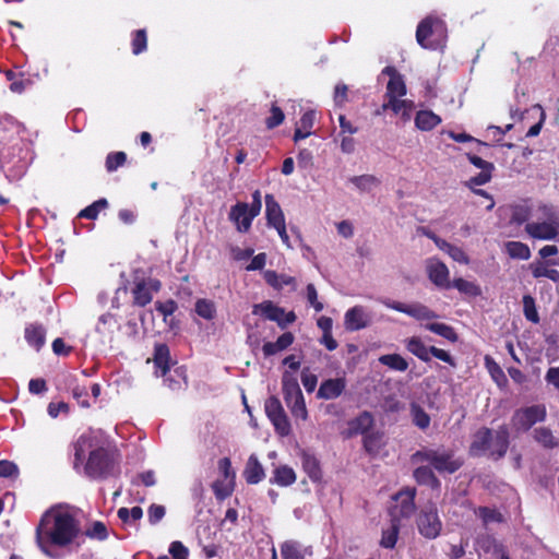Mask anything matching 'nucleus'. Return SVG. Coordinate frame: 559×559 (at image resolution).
Wrapping results in <instances>:
<instances>
[{
    "instance_id": "nucleus-1",
    "label": "nucleus",
    "mask_w": 559,
    "mask_h": 559,
    "mask_svg": "<svg viewBox=\"0 0 559 559\" xmlns=\"http://www.w3.org/2000/svg\"><path fill=\"white\" fill-rule=\"evenodd\" d=\"M80 533V523L68 509L51 508L36 527V544L47 557L57 558L53 547L69 546Z\"/></svg>"
},
{
    "instance_id": "nucleus-2",
    "label": "nucleus",
    "mask_w": 559,
    "mask_h": 559,
    "mask_svg": "<svg viewBox=\"0 0 559 559\" xmlns=\"http://www.w3.org/2000/svg\"><path fill=\"white\" fill-rule=\"evenodd\" d=\"M94 447L95 439L90 433L82 435L74 442V467L82 464L85 457V452L91 451L85 464V473L92 478H103L109 474L112 462L105 449H94Z\"/></svg>"
},
{
    "instance_id": "nucleus-3",
    "label": "nucleus",
    "mask_w": 559,
    "mask_h": 559,
    "mask_svg": "<svg viewBox=\"0 0 559 559\" xmlns=\"http://www.w3.org/2000/svg\"><path fill=\"white\" fill-rule=\"evenodd\" d=\"M527 236L534 240H554L559 242V216L552 203L539 202L536 205V219L524 227Z\"/></svg>"
},
{
    "instance_id": "nucleus-4",
    "label": "nucleus",
    "mask_w": 559,
    "mask_h": 559,
    "mask_svg": "<svg viewBox=\"0 0 559 559\" xmlns=\"http://www.w3.org/2000/svg\"><path fill=\"white\" fill-rule=\"evenodd\" d=\"M509 448V431L500 426L495 433L489 428L479 429L473 438L469 452L474 456L488 455L493 460L503 457Z\"/></svg>"
},
{
    "instance_id": "nucleus-5",
    "label": "nucleus",
    "mask_w": 559,
    "mask_h": 559,
    "mask_svg": "<svg viewBox=\"0 0 559 559\" xmlns=\"http://www.w3.org/2000/svg\"><path fill=\"white\" fill-rule=\"evenodd\" d=\"M417 43L425 49H443L448 39V28L443 20L429 15L417 26Z\"/></svg>"
},
{
    "instance_id": "nucleus-6",
    "label": "nucleus",
    "mask_w": 559,
    "mask_h": 559,
    "mask_svg": "<svg viewBox=\"0 0 559 559\" xmlns=\"http://www.w3.org/2000/svg\"><path fill=\"white\" fill-rule=\"evenodd\" d=\"M411 460L414 464L428 462L439 473L453 474L462 466V462L454 457L452 451L448 450L425 448L416 451Z\"/></svg>"
},
{
    "instance_id": "nucleus-7",
    "label": "nucleus",
    "mask_w": 559,
    "mask_h": 559,
    "mask_svg": "<svg viewBox=\"0 0 559 559\" xmlns=\"http://www.w3.org/2000/svg\"><path fill=\"white\" fill-rule=\"evenodd\" d=\"M282 392L284 401L289 408L293 417L298 420L308 419V411L305 399L295 374L285 371L282 377Z\"/></svg>"
},
{
    "instance_id": "nucleus-8",
    "label": "nucleus",
    "mask_w": 559,
    "mask_h": 559,
    "mask_svg": "<svg viewBox=\"0 0 559 559\" xmlns=\"http://www.w3.org/2000/svg\"><path fill=\"white\" fill-rule=\"evenodd\" d=\"M404 344L411 354L425 362H428L430 360V355H432L437 359L449 364L451 367H456L454 358L448 352L436 346H426L421 338L418 336L406 338Z\"/></svg>"
},
{
    "instance_id": "nucleus-9",
    "label": "nucleus",
    "mask_w": 559,
    "mask_h": 559,
    "mask_svg": "<svg viewBox=\"0 0 559 559\" xmlns=\"http://www.w3.org/2000/svg\"><path fill=\"white\" fill-rule=\"evenodd\" d=\"M139 271L135 272L133 278V287L131 294L133 297V305L138 307H145L148 305L153 295L160 289V282L153 277L140 276Z\"/></svg>"
},
{
    "instance_id": "nucleus-10",
    "label": "nucleus",
    "mask_w": 559,
    "mask_h": 559,
    "mask_svg": "<svg viewBox=\"0 0 559 559\" xmlns=\"http://www.w3.org/2000/svg\"><path fill=\"white\" fill-rule=\"evenodd\" d=\"M417 527L419 533L428 539H435L440 535L442 522L433 503L427 504L418 514Z\"/></svg>"
},
{
    "instance_id": "nucleus-11",
    "label": "nucleus",
    "mask_w": 559,
    "mask_h": 559,
    "mask_svg": "<svg viewBox=\"0 0 559 559\" xmlns=\"http://www.w3.org/2000/svg\"><path fill=\"white\" fill-rule=\"evenodd\" d=\"M264 408L267 418L275 428V431L281 437L289 436L292 432V426L280 399L276 396H270L265 401Z\"/></svg>"
},
{
    "instance_id": "nucleus-12",
    "label": "nucleus",
    "mask_w": 559,
    "mask_h": 559,
    "mask_svg": "<svg viewBox=\"0 0 559 559\" xmlns=\"http://www.w3.org/2000/svg\"><path fill=\"white\" fill-rule=\"evenodd\" d=\"M546 417V407L544 405H532L518 409L511 419L514 429L527 431L533 425L540 423Z\"/></svg>"
},
{
    "instance_id": "nucleus-13",
    "label": "nucleus",
    "mask_w": 559,
    "mask_h": 559,
    "mask_svg": "<svg viewBox=\"0 0 559 559\" xmlns=\"http://www.w3.org/2000/svg\"><path fill=\"white\" fill-rule=\"evenodd\" d=\"M253 314H261L270 321H274L280 328L285 329L296 320V314L293 311L285 312V310L270 300L254 305Z\"/></svg>"
},
{
    "instance_id": "nucleus-14",
    "label": "nucleus",
    "mask_w": 559,
    "mask_h": 559,
    "mask_svg": "<svg viewBox=\"0 0 559 559\" xmlns=\"http://www.w3.org/2000/svg\"><path fill=\"white\" fill-rule=\"evenodd\" d=\"M382 304L385 307L405 313L417 321H430L438 318V314L435 311L420 302L404 304L385 299L382 300Z\"/></svg>"
},
{
    "instance_id": "nucleus-15",
    "label": "nucleus",
    "mask_w": 559,
    "mask_h": 559,
    "mask_svg": "<svg viewBox=\"0 0 559 559\" xmlns=\"http://www.w3.org/2000/svg\"><path fill=\"white\" fill-rule=\"evenodd\" d=\"M372 323V314L364 306L357 305L349 308L344 314V326L347 331L355 332L369 326Z\"/></svg>"
},
{
    "instance_id": "nucleus-16",
    "label": "nucleus",
    "mask_w": 559,
    "mask_h": 559,
    "mask_svg": "<svg viewBox=\"0 0 559 559\" xmlns=\"http://www.w3.org/2000/svg\"><path fill=\"white\" fill-rule=\"evenodd\" d=\"M258 215L249 207L248 203L238 202L231 206L229 219L236 225L239 233H247L251 227L253 218Z\"/></svg>"
},
{
    "instance_id": "nucleus-17",
    "label": "nucleus",
    "mask_w": 559,
    "mask_h": 559,
    "mask_svg": "<svg viewBox=\"0 0 559 559\" xmlns=\"http://www.w3.org/2000/svg\"><path fill=\"white\" fill-rule=\"evenodd\" d=\"M426 270L429 280L440 288H450V271L448 266L436 258L428 259L426 262Z\"/></svg>"
},
{
    "instance_id": "nucleus-18",
    "label": "nucleus",
    "mask_w": 559,
    "mask_h": 559,
    "mask_svg": "<svg viewBox=\"0 0 559 559\" xmlns=\"http://www.w3.org/2000/svg\"><path fill=\"white\" fill-rule=\"evenodd\" d=\"M383 73L390 76L385 93L388 100L403 97L406 94V85L402 75L392 67L384 68Z\"/></svg>"
},
{
    "instance_id": "nucleus-19",
    "label": "nucleus",
    "mask_w": 559,
    "mask_h": 559,
    "mask_svg": "<svg viewBox=\"0 0 559 559\" xmlns=\"http://www.w3.org/2000/svg\"><path fill=\"white\" fill-rule=\"evenodd\" d=\"M346 388V380L344 378H335L324 380L317 392L318 399L333 400L338 397Z\"/></svg>"
},
{
    "instance_id": "nucleus-20",
    "label": "nucleus",
    "mask_w": 559,
    "mask_h": 559,
    "mask_svg": "<svg viewBox=\"0 0 559 559\" xmlns=\"http://www.w3.org/2000/svg\"><path fill=\"white\" fill-rule=\"evenodd\" d=\"M374 419L371 413L362 412L357 417L348 421L347 437L356 435H366L372 428Z\"/></svg>"
},
{
    "instance_id": "nucleus-21",
    "label": "nucleus",
    "mask_w": 559,
    "mask_h": 559,
    "mask_svg": "<svg viewBox=\"0 0 559 559\" xmlns=\"http://www.w3.org/2000/svg\"><path fill=\"white\" fill-rule=\"evenodd\" d=\"M415 495L416 489L415 488H405L401 491H399L394 499L397 502L396 509L399 508V514L403 518L411 516L415 511Z\"/></svg>"
},
{
    "instance_id": "nucleus-22",
    "label": "nucleus",
    "mask_w": 559,
    "mask_h": 559,
    "mask_svg": "<svg viewBox=\"0 0 559 559\" xmlns=\"http://www.w3.org/2000/svg\"><path fill=\"white\" fill-rule=\"evenodd\" d=\"M265 215L269 226L274 227L285 223L283 211L272 194L265 195Z\"/></svg>"
},
{
    "instance_id": "nucleus-23",
    "label": "nucleus",
    "mask_w": 559,
    "mask_h": 559,
    "mask_svg": "<svg viewBox=\"0 0 559 559\" xmlns=\"http://www.w3.org/2000/svg\"><path fill=\"white\" fill-rule=\"evenodd\" d=\"M243 476L246 481L251 485L258 484L264 478V469L257 455L251 454L249 456L243 471Z\"/></svg>"
},
{
    "instance_id": "nucleus-24",
    "label": "nucleus",
    "mask_w": 559,
    "mask_h": 559,
    "mask_svg": "<svg viewBox=\"0 0 559 559\" xmlns=\"http://www.w3.org/2000/svg\"><path fill=\"white\" fill-rule=\"evenodd\" d=\"M156 374L164 377L169 370V348L166 344H157L154 350Z\"/></svg>"
},
{
    "instance_id": "nucleus-25",
    "label": "nucleus",
    "mask_w": 559,
    "mask_h": 559,
    "mask_svg": "<svg viewBox=\"0 0 559 559\" xmlns=\"http://www.w3.org/2000/svg\"><path fill=\"white\" fill-rule=\"evenodd\" d=\"M426 330L435 333L451 343H456L459 341V335L455 330L445 323L441 322H427L423 325Z\"/></svg>"
},
{
    "instance_id": "nucleus-26",
    "label": "nucleus",
    "mask_w": 559,
    "mask_h": 559,
    "mask_svg": "<svg viewBox=\"0 0 559 559\" xmlns=\"http://www.w3.org/2000/svg\"><path fill=\"white\" fill-rule=\"evenodd\" d=\"M441 123V118L431 110H420L415 117V124L421 131H430Z\"/></svg>"
},
{
    "instance_id": "nucleus-27",
    "label": "nucleus",
    "mask_w": 559,
    "mask_h": 559,
    "mask_svg": "<svg viewBox=\"0 0 559 559\" xmlns=\"http://www.w3.org/2000/svg\"><path fill=\"white\" fill-rule=\"evenodd\" d=\"M270 481L272 484L286 487L296 481V473L292 467L287 465H281L274 469Z\"/></svg>"
},
{
    "instance_id": "nucleus-28",
    "label": "nucleus",
    "mask_w": 559,
    "mask_h": 559,
    "mask_svg": "<svg viewBox=\"0 0 559 559\" xmlns=\"http://www.w3.org/2000/svg\"><path fill=\"white\" fill-rule=\"evenodd\" d=\"M399 532H400V522L396 519V516H394L391 521V525L388 528L383 530L380 545L383 548H389V549L394 548V546L397 542Z\"/></svg>"
},
{
    "instance_id": "nucleus-29",
    "label": "nucleus",
    "mask_w": 559,
    "mask_h": 559,
    "mask_svg": "<svg viewBox=\"0 0 559 559\" xmlns=\"http://www.w3.org/2000/svg\"><path fill=\"white\" fill-rule=\"evenodd\" d=\"M379 362L388 368L404 372L408 368L407 360L402 357L400 354H386L379 357Z\"/></svg>"
},
{
    "instance_id": "nucleus-30",
    "label": "nucleus",
    "mask_w": 559,
    "mask_h": 559,
    "mask_svg": "<svg viewBox=\"0 0 559 559\" xmlns=\"http://www.w3.org/2000/svg\"><path fill=\"white\" fill-rule=\"evenodd\" d=\"M532 209L528 204H515L511 209V222L516 225L527 224L531 221Z\"/></svg>"
},
{
    "instance_id": "nucleus-31",
    "label": "nucleus",
    "mask_w": 559,
    "mask_h": 559,
    "mask_svg": "<svg viewBox=\"0 0 559 559\" xmlns=\"http://www.w3.org/2000/svg\"><path fill=\"white\" fill-rule=\"evenodd\" d=\"M506 251L512 259L528 260L531 258L530 247L521 241H508Z\"/></svg>"
},
{
    "instance_id": "nucleus-32",
    "label": "nucleus",
    "mask_w": 559,
    "mask_h": 559,
    "mask_svg": "<svg viewBox=\"0 0 559 559\" xmlns=\"http://www.w3.org/2000/svg\"><path fill=\"white\" fill-rule=\"evenodd\" d=\"M451 287L456 288L461 294L469 297H478L481 295V288L475 282H469L464 278H455L451 283Z\"/></svg>"
},
{
    "instance_id": "nucleus-33",
    "label": "nucleus",
    "mask_w": 559,
    "mask_h": 559,
    "mask_svg": "<svg viewBox=\"0 0 559 559\" xmlns=\"http://www.w3.org/2000/svg\"><path fill=\"white\" fill-rule=\"evenodd\" d=\"M264 280L265 282L274 287L275 289H281L284 286L293 285L295 283V278L285 275V274H277L275 271L267 270L264 272Z\"/></svg>"
},
{
    "instance_id": "nucleus-34",
    "label": "nucleus",
    "mask_w": 559,
    "mask_h": 559,
    "mask_svg": "<svg viewBox=\"0 0 559 559\" xmlns=\"http://www.w3.org/2000/svg\"><path fill=\"white\" fill-rule=\"evenodd\" d=\"M349 181L361 192H370L380 185V180L373 175L354 176Z\"/></svg>"
},
{
    "instance_id": "nucleus-35",
    "label": "nucleus",
    "mask_w": 559,
    "mask_h": 559,
    "mask_svg": "<svg viewBox=\"0 0 559 559\" xmlns=\"http://www.w3.org/2000/svg\"><path fill=\"white\" fill-rule=\"evenodd\" d=\"M27 343L39 349L45 343V330L41 326L31 325L25 330Z\"/></svg>"
},
{
    "instance_id": "nucleus-36",
    "label": "nucleus",
    "mask_w": 559,
    "mask_h": 559,
    "mask_svg": "<svg viewBox=\"0 0 559 559\" xmlns=\"http://www.w3.org/2000/svg\"><path fill=\"white\" fill-rule=\"evenodd\" d=\"M414 477L419 484L438 486L439 480L430 466H419L414 471Z\"/></svg>"
},
{
    "instance_id": "nucleus-37",
    "label": "nucleus",
    "mask_w": 559,
    "mask_h": 559,
    "mask_svg": "<svg viewBox=\"0 0 559 559\" xmlns=\"http://www.w3.org/2000/svg\"><path fill=\"white\" fill-rule=\"evenodd\" d=\"M382 435L380 432H368L364 437V448L370 454H377L382 448Z\"/></svg>"
},
{
    "instance_id": "nucleus-38",
    "label": "nucleus",
    "mask_w": 559,
    "mask_h": 559,
    "mask_svg": "<svg viewBox=\"0 0 559 559\" xmlns=\"http://www.w3.org/2000/svg\"><path fill=\"white\" fill-rule=\"evenodd\" d=\"M532 274L535 278L547 277L555 283L559 282V271L549 269L542 262L532 265Z\"/></svg>"
},
{
    "instance_id": "nucleus-39",
    "label": "nucleus",
    "mask_w": 559,
    "mask_h": 559,
    "mask_svg": "<svg viewBox=\"0 0 559 559\" xmlns=\"http://www.w3.org/2000/svg\"><path fill=\"white\" fill-rule=\"evenodd\" d=\"M108 206V202L106 199H99L82 210L79 214L80 217L87 218V219H95L100 210H104Z\"/></svg>"
},
{
    "instance_id": "nucleus-40",
    "label": "nucleus",
    "mask_w": 559,
    "mask_h": 559,
    "mask_svg": "<svg viewBox=\"0 0 559 559\" xmlns=\"http://www.w3.org/2000/svg\"><path fill=\"white\" fill-rule=\"evenodd\" d=\"M523 311L525 318L533 322L538 323L539 322V316L535 306V300L531 295H525L523 297Z\"/></svg>"
},
{
    "instance_id": "nucleus-41",
    "label": "nucleus",
    "mask_w": 559,
    "mask_h": 559,
    "mask_svg": "<svg viewBox=\"0 0 559 559\" xmlns=\"http://www.w3.org/2000/svg\"><path fill=\"white\" fill-rule=\"evenodd\" d=\"M195 312L203 319H213L215 316L214 302L207 299H199L195 302Z\"/></svg>"
},
{
    "instance_id": "nucleus-42",
    "label": "nucleus",
    "mask_w": 559,
    "mask_h": 559,
    "mask_svg": "<svg viewBox=\"0 0 559 559\" xmlns=\"http://www.w3.org/2000/svg\"><path fill=\"white\" fill-rule=\"evenodd\" d=\"M534 438L538 443L543 444L546 448H554L555 445H557L555 437L552 436L551 430L548 428L542 427L535 429Z\"/></svg>"
},
{
    "instance_id": "nucleus-43",
    "label": "nucleus",
    "mask_w": 559,
    "mask_h": 559,
    "mask_svg": "<svg viewBox=\"0 0 559 559\" xmlns=\"http://www.w3.org/2000/svg\"><path fill=\"white\" fill-rule=\"evenodd\" d=\"M485 360H486V366L488 368V371H489L491 378L493 379V381L498 385L506 383L507 378H506L503 370L500 368V366L488 356L486 357Z\"/></svg>"
},
{
    "instance_id": "nucleus-44",
    "label": "nucleus",
    "mask_w": 559,
    "mask_h": 559,
    "mask_svg": "<svg viewBox=\"0 0 559 559\" xmlns=\"http://www.w3.org/2000/svg\"><path fill=\"white\" fill-rule=\"evenodd\" d=\"M412 416H413L414 424L418 428L426 429L429 427L430 417L420 406H417V405L412 406Z\"/></svg>"
},
{
    "instance_id": "nucleus-45",
    "label": "nucleus",
    "mask_w": 559,
    "mask_h": 559,
    "mask_svg": "<svg viewBox=\"0 0 559 559\" xmlns=\"http://www.w3.org/2000/svg\"><path fill=\"white\" fill-rule=\"evenodd\" d=\"M284 119H285V115H284L283 110L278 106L272 105V107L270 109V116L265 120L266 128L272 130V129L278 127L280 124H282Z\"/></svg>"
},
{
    "instance_id": "nucleus-46",
    "label": "nucleus",
    "mask_w": 559,
    "mask_h": 559,
    "mask_svg": "<svg viewBox=\"0 0 559 559\" xmlns=\"http://www.w3.org/2000/svg\"><path fill=\"white\" fill-rule=\"evenodd\" d=\"M115 317L111 313H105L99 317L98 323L96 325V331L103 335L112 332V329L116 325Z\"/></svg>"
},
{
    "instance_id": "nucleus-47",
    "label": "nucleus",
    "mask_w": 559,
    "mask_h": 559,
    "mask_svg": "<svg viewBox=\"0 0 559 559\" xmlns=\"http://www.w3.org/2000/svg\"><path fill=\"white\" fill-rule=\"evenodd\" d=\"M127 155L123 152L110 153L106 157V169L111 173L126 163Z\"/></svg>"
},
{
    "instance_id": "nucleus-48",
    "label": "nucleus",
    "mask_w": 559,
    "mask_h": 559,
    "mask_svg": "<svg viewBox=\"0 0 559 559\" xmlns=\"http://www.w3.org/2000/svg\"><path fill=\"white\" fill-rule=\"evenodd\" d=\"M213 490L217 499L223 500L231 495L233 483L230 480H217L213 484Z\"/></svg>"
},
{
    "instance_id": "nucleus-49",
    "label": "nucleus",
    "mask_w": 559,
    "mask_h": 559,
    "mask_svg": "<svg viewBox=\"0 0 559 559\" xmlns=\"http://www.w3.org/2000/svg\"><path fill=\"white\" fill-rule=\"evenodd\" d=\"M476 514L483 520L485 524L491 522H500L502 520V516L498 511L487 507L478 508Z\"/></svg>"
},
{
    "instance_id": "nucleus-50",
    "label": "nucleus",
    "mask_w": 559,
    "mask_h": 559,
    "mask_svg": "<svg viewBox=\"0 0 559 559\" xmlns=\"http://www.w3.org/2000/svg\"><path fill=\"white\" fill-rule=\"evenodd\" d=\"M146 49V33L144 29L135 32L132 39V51L134 55H139Z\"/></svg>"
},
{
    "instance_id": "nucleus-51",
    "label": "nucleus",
    "mask_w": 559,
    "mask_h": 559,
    "mask_svg": "<svg viewBox=\"0 0 559 559\" xmlns=\"http://www.w3.org/2000/svg\"><path fill=\"white\" fill-rule=\"evenodd\" d=\"M165 513H166V509L164 506L155 504V503L151 504L147 510L148 522L152 525L157 524L165 516Z\"/></svg>"
},
{
    "instance_id": "nucleus-52",
    "label": "nucleus",
    "mask_w": 559,
    "mask_h": 559,
    "mask_svg": "<svg viewBox=\"0 0 559 559\" xmlns=\"http://www.w3.org/2000/svg\"><path fill=\"white\" fill-rule=\"evenodd\" d=\"M132 484L135 486L144 485L146 487H152L156 484L155 473L153 471L140 473L132 479Z\"/></svg>"
},
{
    "instance_id": "nucleus-53",
    "label": "nucleus",
    "mask_w": 559,
    "mask_h": 559,
    "mask_svg": "<svg viewBox=\"0 0 559 559\" xmlns=\"http://www.w3.org/2000/svg\"><path fill=\"white\" fill-rule=\"evenodd\" d=\"M283 559H305L298 548L292 543H284L281 547Z\"/></svg>"
},
{
    "instance_id": "nucleus-54",
    "label": "nucleus",
    "mask_w": 559,
    "mask_h": 559,
    "mask_svg": "<svg viewBox=\"0 0 559 559\" xmlns=\"http://www.w3.org/2000/svg\"><path fill=\"white\" fill-rule=\"evenodd\" d=\"M173 559H188L189 550L181 542H173L169 546Z\"/></svg>"
},
{
    "instance_id": "nucleus-55",
    "label": "nucleus",
    "mask_w": 559,
    "mask_h": 559,
    "mask_svg": "<svg viewBox=\"0 0 559 559\" xmlns=\"http://www.w3.org/2000/svg\"><path fill=\"white\" fill-rule=\"evenodd\" d=\"M87 536L103 540L107 537V528L102 522H94L86 532Z\"/></svg>"
},
{
    "instance_id": "nucleus-56",
    "label": "nucleus",
    "mask_w": 559,
    "mask_h": 559,
    "mask_svg": "<svg viewBox=\"0 0 559 559\" xmlns=\"http://www.w3.org/2000/svg\"><path fill=\"white\" fill-rule=\"evenodd\" d=\"M445 253H448L455 262H459L461 264L469 263L468 255L462 248L457 246L451 245Z\"/></svg>"
},
{
    "instance_id": "nucleus-57",
    "label": "nucleus",
    "mask_w": 559,
    "mask_h": 559,
    "mask_svg": "<svg viewBox=\"0 0 559 559\" xmlns=\"http://www.w3.org/2000/svg\"><path fill=\"white\" fill-rule=\"evenodd\" d=\"M307 300L317 312L323 310V304L318 300V293L313 284L307 285Z\"/></svg>"
},
{
    "instance_id": "nucleus-58",
    "label": "nucleus",
    "mask_w": 559,
    "mask_h": 559,
    "mask_svg": "<svg viewBox=\"0 0 559 559\" xmlns=\"http://www.w3.org/2000/svg\"><path fill=\"white\" fill-rule=\"evenodd\" d=\"M156 310L164 317L166 320L167 317L171 316L176 309L177 305L174 300H167L165 302H156L155 304Z\"/></svg>"
},
{
    "instance_id": "nucleus-59",
    "label": "nucleus",
    "mask_w": 559,
    "mask_h": 559,
    "mask_svg": "<svg viewBox=\"0 0 559 559\" xmlns=\"http://www.w3.org/2000/svg\"><path fill=\"white\" fill-rule=\"evenodd\" d=\"M338 122L341 128L340 135H352L358 132V128L347 120L344 115H340Z\"/></svg>"
},
{
    "instance_id": "nucleus-60",
    "label": "nucleus",
    "mask_w": 559,
    "mask_h": 559,
    "mask_svg": "<svg viewBox=\"0 0 559 559\" xmlns=\"http://www.w3.org/2000/svg\"><path fill=\"white\" fill-rule=\"evenodd\" d=\"M408 103H409V100L401 99V98H395V99H392V100H386L382 105V109L383 110L391 109L395 114H401Z\"/></svg>"
},
{
    "instance_id": "nucleus-61",
    "label": "nucleus",
    "mask_w": 559,
    "mask_h": 559,
    "mask_svg": "<svg viewBox=\"0 0 559 559\" xmlns=\"http://www.w3.org/2000/svg\"><path fill=\"white\" fill-rule=\"evenodd\" d=\"M467 159L471 164H473L475 167L479 168L480 170H493L495 166L492 163H489L481 157L474 155V154H467Z\"/></svg>"
},
{
    "instance_id": "nucleus-62",
    "label": "nucleus",
    "mask_w": 559,
    "mask_h": 559,
    "mask_svg": "<svg viewBox=\"0 0 559 559\" xmlns=\"http://www.w3.org/2000/svg\"><path fill=\"white\" fill-rule=\"evenodd\" d=\"M17 474V466L7 460L0 461V477H11Z\"/></svg>"
},
{
    "instance_id": "nucleus-63",
    "label": "nucleus",
    "mask_w": 559,
    "mask_h": 559,
    "mask_svg": "<svg viewBox=\"0 0 559 559\" xmlns=\"http://www.w3.org/2000/svg\"><path fill=\"white\" fill-rule=\"evenodd\" d=\"M304 465L311 478L317 479L319 477L320 471H319L318 462L314 457L306 456L304 460Z\"/></svg>"
},
{
    "instance_id": "nucleus-64",
    "label": "nucleus",
    "mask_w": 559,
    "mask_h": 559,
    "mask_svg": "<svg viewBox=\"0 0 559 559\" xmlns=\"http://www.w3.org/2000/svg\"><path fill=\"white\" fill-rule=\"evenodd\" d=\"M545 380L559 390V367L549 368L545 374Z\"/></svg>"
}]
</instances>
